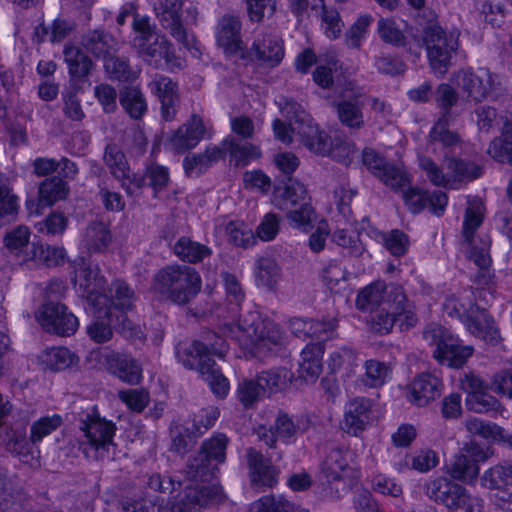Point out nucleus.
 <instances>
[{"mask_svg": "<svg viewBox=\"0 0 512 512\" xmlns=\"http://www.w3.org/2000/svg\"><path fill=\"white\" fill-rule=\"evenodd\" d=\"M202 281L199 273L187 265H167L152 277L151 291L160 300L178 306L188 305L200 292Z\"/></svg>", "mask_w": 512, "mask_h": 512, "instance_id": "obj_1", "label": "nucleus"}, {"mask_svg": "<svg viewBox=\"0 0 512 512\" xmlns=\"http://www.w3.org/2000/svg\"><path fill=\"white\" fill-rule=\"evenodd\" d=\"M131 31L130 45L143 61L158 68L164 59L167 65L180 67L172 43L166 36L159 34L156 24L149 16L135 15L131 21Z\"/></svg>", "mask_w": 512, "mask_h": 512, "instance_id": "obj_2", "label": "nucleus"}, {"mask_svg": "<svg viewBox=\"0 0 512 512\" xmlns=\"http://www.w3.org/2000/svg\"><path fill=\"white\" fill-rule=\"evenodd\" d=\"M75 421L82 433L78 438L79 449L85 456L88 457L92 451H108L113 445L116 425L102 417L95 405L75 411Z\"/></svg>", "mask_w": 512, "mask_h": 512, "instance_id": "obj_3", "label": "nucleus"}, {"mask_svg": "<svg viewBox=\"0 0 512 512\" xmlns=\"http://www.w3.org/2000/svg\"><path fill=\"white\" fill-rule=\"evenodd\" d=\"M423 337L428 344L435 346L434 357L448 367H462L474 351L472 346L462 345L458 337L440 325H428Z\"/></svg>", "mask_w": 512, "mask_h": 512, "instance_id": "obj_4", "label": "nucleus"}, {"mask_svg": "<svg viewBox=\"0 0 512 512\" xmlns=\"http://www.w3.org/2000/svg\"><path fill=\"white\" fill-rule=\"evenodd\" d=\"M216 338L218 342L202 344L200 340H194L191 343L179 344L176 347V357L178 361L187 369L196 370L200 373H207L210 365L214 362L211 355L222 357L227 352L226 339L217 333H209L208 340Z\"/></svg>", "mask_w": 512, "mask_h": 512, "instance_id": "obj_5", "label": "nucleus"}, {"mask_svg": "<svg viewBox=\"0 0 512 512\" xmlns=\"http://www.w3.org/2000/svg\"><path fill=\"white\" fill-rule=\"evenodd\" d=\"M425 46L429 67L438 77H444L453 66L459 48V33L457 31H442L429 34L422 39Z\"/></svg>", "mask_w": 512, "mask_h": 512, "instance_id": "obj_6", "label": "nucleus"}, {"mask_svg": "<svg viewBox=\"0 0 512 512\" xmlns=\"http://www.w3.org/2000/svg\"><path fill=\"white\" fill-rule=\"evenodd\" d=\"M182 0H155L154 11L163 29L186 49L195 46V37L183 25L181 17Z\"/></svg>", "mask_w": 512, "mask_h": 512, "instance_id": "obj_7", "label": "nucleus"}, {"mask_svg": "<svg viewBox=\"0 0 512 512\" xmlns=\"http://www.w3.org/2000/svg\"><path fill=\"white\" fill-rule=\"evenodd\" d=\"M238 328L255 345H278L283 336L279 327L268 319H263L257 311L241 313L238 319Z\"/></svg>", "mask_w": 512, "mask_h": 512, "instance_id": "obj_8", "label": "nucleus"}, {"mask_svg": "<svg viewBox=\"0 0 512 512\" xmlns=\"http://www.w3.org/2000/svg\"><path fill=\"white\" fill-rule=\"evenodd\" d=\"M36 318L40 325L59 336H71L78 327V318L61 303L46 302L38 310Z\"/></svg>", "mask_w": 512, "mask_h": 512, "instance_id": "obj_9", "label": "nucleus"}, {"mask_svg": "<svg viewBox=\"0 0 512 512\" xmlns=\"http://www.w3.org/2000/svg\"><path fill=\"white\" fill-rule=\"evenodd\" d=\"M456 85L475 102L486 99L495 88V75L487 68L461 69L454 74Z\"/></svg>", "mask_w": 512, "mask_h": 512, "instance_id": "obj_10", "label": "nucleus"}, {"mask_svg": "<svg viewBox=\"0 0 512 512\" xmlns=\"http://www.w3.org/2000/svg\"><path fill=\"white\" fill-rule=\"evenodd\" d=\"M241 22L231 15H225L219 19L216 28V39L225 53L237 55L242 60L253 59V53L247 51L241 39Z\"/></svg>", "mask_w": 512, "mask_h": 512, "instance_id": "obj_11", "label": "nucleus"}, {"mask_svg": "<svg viewBox=\"0 0 512 512\" xmlns=\"http://www.w3.org/2000/svg\"><path fill=\"white\" fill-rule=\"evenodd\" d=\"M442 379L434 373L422 372L408 385V400L418 407H425L437 400L443 392Z\"/></svg>", "mask_w": 512, "mask_h": 512, "instance_id": "obj_12", "label": "nucleus"}, {"mask_svg": "<svg viewBox=\"0 0 512 512\" xmlns=\"http://www.w3.org/2000/svg\"><path fill=\"white\" fill-rule=\"evenodd\" d=\"M223 490L217 485H190L183 496L174 504L178 512H198L213 501H221Z\"/></svg>", "mask_w": 512, "mask_h": 512, "instance_id": "obj_13", "label": "nucleus"}, {"mask_svg": "<svg viewBox=\"0 0 512 512\" xmlns=\"http://www.w3.org/2000/svg\"><path fill=\"white\" fill-rule=\"evenodd\" d=\"M402 198L412 213H419L428 207L429 210L437 216L444 213L448 202L447 194L443 191L429 193L418 187H411L410 185L407 186V189L405 188L402 191Z\"/></svg>", "mask_w": 512, "mask_h": 512, "instance_id": "obj_14", "label": "nucleus"}, {"mask_svg": "<svg viewBox=\"0 0 512 512\" xmlns=\"http://www.w3.org/2000/svg\"><path fill=\"white\" fill-rule=\"evenodd\" d=\"M463 324L470 334L491 345L498 344L501 339L493 318L486 309L477 305L466 310Z\"/></svg>", "mask_w": 512, "mask_h": 512, "instance_id": "obj_15", "label": "nucleus"}, {"mask_svg": "<svg viewBox=\"0 0 512 512\" xmlns=\"http://www.w3.org/2000/svg\"><path fill=\"white\" fill-rule=\"evenodd\" d=\"M206 132L202 118L193 114L191 118L173 132L169 138L171 149L177 154L196 147Z\"/></svg>", "mask_w": 512, "mask_h": 512, "instance_id": "obj_16", "label": "nucleus"}, {"mask_svg": "<svg viewBox=\"0 0 512 512\" xmlns=\"http://www.w3.org/2000/svg\"><path fill=\"white\" fill-rule=\"evenodd\" d=\"M291 129L309 151L323 156L326 155L330 137L325 131L319 129L310 115L303 118V120L291 122Z\"/></svg>", "mask_w": 512, "mask_h": 512, "instance_id": "obj_17", "label": "nucleus"}, {"mask_svg": "<svg viewBox=\"0 0 512 512\" xmlns=\"http://www.w3.org/2000/svg\"><path fill=\"white\" fill-rule=\"evenodd\" d=\"M372 404L370 399L356 397L345 405L343 429L354 436L362 433L372 420Z\"/></svg>", "mask_w": 512, "mask_h": 512, "instance_id": "obj_18", "label": "nucleus"}, {"mask_svg": "<svg viewBox=\"0 0 512 512\" xmlns=\"http://www.w3.org/2000/svg\"><path fill=\"white\" fill-rule=\"evenodd\" d=\"M253 59L245 62H260L270 67L277 66L284 57V48L281 39L273 34H259L254 40L251 49Z\"/></svg>", "mask_w": 512, "mask_h": 512, "instance_id": "obj_19", "label": "nucleus"}, {"mask_svg": "<svg viewBox=\"0 0 512 512\" xmlns=\"http://www.w3.org/2000/svg\"><path fill=\"white\" fill-rule=\"evenodd\" d=\"M149 88L161 103L163 119L171 121L176 115L179 103L177 83L167 76L156 74L149 83Z\"/></svg>", "mask_w": 512, "mask_h": 512, "instance_id": "obj_20", "label": "nucleus"}, {"mask_svg": "<svg viewBox=\"0 0 512 512\" xmlns=\"http://www.w3.org/2000/svg\"><path fill=\"white\" fill-rule=\"evenodd\" d=\"M246 460L250 470V480L253 485L273 487L277 483V469L271 465L270 459L255 448L246 449Z\"/></svg>", "mask_w": 512, "mask_h": 512, "instance_id": "obj_21", "label": "nucleus"}, {"mask_svg": "<svg viewBox=\"0 0 512 512\" xmlns=\"http://www.w3.org/2000/svg\"><path fill=\"white\" fill-rule=\"evenodd\" d=\"M94 307V319L86 327L89 338L95 343L102 344L113 337L114 313L107 304L92 305Z\"/></svg>", "mask_w": 512, "mask_h": 512, "instance_id": "obj_22", "label": "nucleus"}, {"mask_svg": "<svg viewBox=\"0 0 512 512\" xmlns=\"http://www.w3.org/2000/svg\"><path fill=\"white\" fill-rule=\"evenodd\" d=\"M463 489V486L446 477L430 479L423 485L425 495L434 502L444 505L447 509L451 507Z\"/></svg>", "mask_w": 512, "mask_h": 512, "instance_id": "obj_23", "label": "nucleus"}, {"mask_svg": "<svg viewBox=\"0 0 512 512\" xmlns=\"http://www.w3.org/2000/svg\"><path fill=\"white\" fill-rule=\"evenodd\" d=\"M220 148L223 149V158L226 153H229L231 162L236 167H244L261 156V150L258 146L234 136L225 138L221 142Z\"/></svg>", "mask_w": 512, "mask_h": 512, "instance_id": "obj_24", "label": "nucleus"}, {"mask_svg": "<svg viewBox=\"0 0 512 512\" xmlns=\"http://www.w3.org/2000/svg\"><path fill=\"white\" fill-rule=\"evenodd\" d=\"M109 371L120 380L134 385L142 378V369L139 364L130 356L111 352L106 356Z\"/></svg>", "mask_w": 512, "mask_h": 512, "instance_id": "obj_25", "label": "nucleus"}, {"mask_svg": "<svg viewBox=\"0 0 512 512\" xmlns=\"http://www.w3.org/2000/svg\"><path fill=\"white\" fill-rule=\"evenodd\" d=\"M348 452L341 449H332L322 463L321 471L328 482L342 481L353 476V469L349 466Z\"/></svg>", "mask_w": 512, "mask_h": 512, "instance_id": "obj_26", "label": "nucleus"}, {"mask_svg": "<svg viewBox=\"0 0 512 512\" xmlns=\"http://www.w3.org/2000/svg\"><path fill=\"white\" fill-rule=\"evenodd\" d=\"M450 188L456 189L458 183L469 182L480 177L482 169L475 162L461 158H445Z\"/></svg>", "mask_w": 512, "mask_h": 512, "instance_id": "obj_27", "label": "nucleus"}, {"mask_svg": "<svg viewBox=\"0 0 512 512\" xmlns=\"http://www.w3.org/2000/svg\"><path fill=\"white\" fill-rule=\"evenodd\" d=\"M81 45L96 58L107 59L116 46L115 38L105 30H90L82 36Z\"/></svg>", "mask_w": 512, "mask_h": 512, "instance_id": "obj_28", "label": "nucleus"}, {"mask_svg": "<svg viewBox=\"0 0 512 512\" xmlns=\"http://www.w3.org/2000/svg\"><path fill=\"white\" fill-rule=\"evenodd\" d=\"M112 241V235L104 222H91L82 235L81 245L93 253H101L107 250Z\"/></svg>", "mask_w": 512, "mask_h": 512, "instance_id": "obj_29", "label": "nucleus"}, {"mask_svg": "<svg viewBox=\"0 0 512 512\" xmlns=\"http://www.w3.org/2000/svg\"><path fill=\"white\" fill-rule=\"evenodd\" d=\"M340 123L350 131H358L365 127L363 105L355 99H343L335 104Z\"/></svg>", "mask_w": 512, "mask_h": 512, "instance_id": "obj_30", "label": "nucleus"}, {"mask_svg": "<svg viewBox=\"0 0 512 512\" xmlns=\"http://www.w3.org/2000/svg\"><path fill=\"white\" fill-rule=\"evenodd\" d=\"M223 159V149L220 146H209L203 153L186 156L183 167L188 176L200 175L213 164Z\"/></svg>", "mask_w": 512, "mask_h": 512, "instance_id": "obj_31", "label": "nucleus"}, {"mask_svg": "<svg viewBox=\"0 0 512 512\" xmlns=\"http://www.w3.org/2000/svg\"><path fill=\"white\" fill-rule=\"evenodd\" d=\"M74 282H79L80 287L84 289L87 300L91 305L107 304V295L98 291V288L102 285L103 279H94L95 283H93L92 270L84 262L75 270Z\"/></svg>", "mask_w": 512, "mask_h": 512, "instance_id": "obj_32", "label": "nucleus"}, {"mask_svg": "<svg viewBox=\"0 0 512 512\" xmlns=\"http://www.w3.org/2000/svg\"><path fill=\"white\" fill-rule=\"evenodd\" d=\"M198 437L199 436L192 427H186L178 420H174L169 426V450L173 453L184 456L194 446Z\"/></svg>", "mask_w": 512, "mask_h": 512, "instance_id": "obj_33", "label": "nucleus"}, {"mask_svg": "<svg viewBox=\"0 0 512 512\" xmlns=\"http://www.w3.org/2000/svg\"><path fill=\"white\" fill-rule=\"evenodd\" d=\"M173 252L181 261L191 264L199 263L212 254L208 246L187 236H182L175 242Z\"/></svg>", "mask_w": 512, "mask_h": 512, "instance_id": "obj_34", "label": "nucleus"}, {"mask_svg": "<svg viewBox=\"0 0 512 512\" xmlns=\"http://www.w3.org/2000/svg\"><path fill=\"white\" fill-rule=\"evenodd\" d=\"M119 103L124 111L134 120H140L147 112V102L141 89L126 86L120 89Z\"/></svg>", "mask_w": 512, "mask_h": 512, "instance_id": "obj_35", "label": "nucleus"}, {"mask_svg": "<svg viewBox=\"0 0 512 512\" xmlns=\"http://www.w3.org/2000/svg\"><path fill=\"white\" fill-rule=\"evenodd\" d=\"M102 294L107 295V306L112 308L113 313L116 310L124 312L133 307L135 293L125 281L119 279L113 281L107 292H102Z\"/></svg>", "mask_w": 512, "mask_h": 512, "instance_id": "obj_36", "label": "nucleus"}, {"mask_svg": "<svg viewBox=\"0 0 512 512\" xmlns=\"http://www.w3.org/2000/svg\"><path fill=\"white\" fill-rule=\"evenodd\" d=\"M481 485L490 490H503L512 485V462L503 461L484 471Z\"/></svg>", "mask_w": 512, "mask_h": 512, "instance_id": "obj_37", "label": "nucleus"}, {"mask_svg": "<svg viewBox=\"0 0 512 512\" xmlns=\"http://www.w3.org/2000/svg\"><path fill=\"white\" fill-rule=\"evenodd\" d=\"M488 153L496 161L512 165V119L504 121L501 135L490 143Z\"/></svg>", "mask_w": 512, "mask_h": 512, "instance_id": "obj_38", "label": "nucleus"}, {"mask_svg": "<svg viewBox=\"0 0 512 512\" xmlns=\"http://www.w3.org/2000/svg\"><path fill=\"white\" fill-rule=\"evenodd\" d=\"M216 472H218V467L199 451L196 455L189 457L183 470L187 479L201 482L212 479Z\"/></svg>", "mask_w": 512, "mask_h": 512, "instance_id": "obj_39", "label": "nucleus"}, {"mask_svg": "<svg viewBox=\"0 0 512 512\" xmlns=\"http://www.w3.org/2000/svg\"><path fill=\"white\" fill-rule=\"evenodd\" d=\"M41 364L51 371L67 369L78 362V357L66 347H51L40 355Z\"/></svg>", "mask_w": 512, "mask_h": 512, "instance_id": "obj_40", "label": "nucleus"}, {"mask_svg": "<svg viewBox=\"0 0 512 512\" xmlns=\"http://www.w3.org/2000/svg\"><path fill=\"white\" fill-rule=\"evenodd\" d=\"M63 55L64 61L68 65L69 75L72 78L82 79L89 75L93 63L80 48L65 46Z\"/></svg>", "mask_w": 512, "mask_h": 512, "instance_id": "obj_41", "label": "nucleus"}, {"mask_svg": "<svg viewBox=\"0 0 512 512\" xmlns=\"http://www.w3.org/2000/svg\"><path fill=\"white\" fill-rule=\"evenodd\" d=\"M68 193L69 188L62 178L57 176L47 178L39 186V204L50 207L57 201L65 199Z\"/></svg>", "mask_w": 512, "mask_h": 512, "instance_id": "obj_42", "label": "nucleus"}, {"mask_svg": "<svg viewBox=\"0 0 512 512\" xmlns=\"http://www.w3.org/2000/svg\"><path fill=\"white\" fill-rule=\"evenodd\" d=\"M21 492L17 476L9 474L5 467L0 466V512L11 509Z\"/></svg>", "mask_w": 512, "mask_h": 512, "instance_id": "obj_43", "label": "nucleus"}, {"mask_svg": "<svg viewBox=\"0 0 512 512\" xmlns=\"http://www.w3.org/2000/svg\"><path fill=\"white\" fill-rule=\"evenodd\" d=\"M255 278L258 286L273 290L281 279V268L275 259L268 256L260 257L256 262Z\"/></svg>", "mask_w": 512, "mask_h": 512, "instance_id": "obj_44", "label": "nucleus"}, {"mask_svg": "<svg viewBox=\"0 0 512 512\" xmlns=\"http://www.w3.org/2000/svg\"><path fill=\"white\" fill-rule=\"evenodd\" d=\"M484 211V204L479 198L475 197L468 200L462 228V234L467 243H472L475 231L483 223Z\"/></svg>", "mask_w": 512, "mask_h": 512, "instance_id": "obj_45", "label": "nucleus"}, {"mask_svg": "<svg viewBox=\"0 0 512 512\" xmlns=\"http://www.w3.org/2000/svg\"><path fill=\"white\" fill-rule=\"evenodd\" d=\"M365 373L361 377V382L369 388H378L383 386L391 377L392 369L389 364L379 360L370 359L364 363Z\"/></svg>", "mask_w": 512, "mask_h": 512, "instance_id": "obj_46", "label": "nucleus"}, {"mask_svg": "<svg viewBox=\"0 0 512 512\" xmlns=\"http://www.w3.org/2000/svg\"><path fill=\"white\" fill-rule=\"evenodd\" d=\"M450 476L465 483H472L479 475V465L467 455H456L448 468Z\"/></svg>", "mask_w": 512, "mask_h": 512, "instance_id": "obj_47", "label": "nucleus"}, {"mask_svg": "<svg viewBox=\"0 0 512 512\" xmlns=\"http://www.w3.org/2000/svg\"><path fill=\"white\" fill-rule=\"evenodd\" d=\"M229 444L228 437L223 433H216L202 442L199 452L217 467L226 460V450Z\"/></svg>", "mask_w": 512, "mask_h": 512, "instance_id": "obj_48", "label": "nucleus"}, {"mask_svg": "<svg viewBox=\"0 0 512 512\" xmlns=\"http://www.w3.org/2000/svg\"><path fill=\"white\" fill-rule=\"evenodd\" d=\"M103 160L115 179H124L127 176L129 165L125 154L117 144L111 143L105 147Z\"/></svg>", "mask_w": 512, "mask_h": 512, "instance_id": "obj_49", "label": "nucleus"}, {"mask_svg": "<svg viewBox=\"0 0 512 512\" xmlns=\"http://www.w3.org/2000/svg\"><path fill=\"white\" fill-rule=\"evenodd\" d=\"M385 283L374 282L359 291L356 298V307L361 311H374L382 305Z\"/></svg>", "mask_w": 512, "mask_h": 512, "instance_id": "obj_50", "label": "nucleus"}, {"mask_svg": "<svg viewBox=\"0 0 512 512\" xmlns=\"http://www.w3.org/2000/svg\"><path fill=\"white\" fill-rule=\"evenodd\" d=\"M263 391L278 392L285 389L291 382L292 373L286 368L262 371L257 375Z\"/></svg>", "mask_w": 512, "mask_h": 512, "instance_id": "obj_51", "label": "nucleus"}, {"mask_svg": "<svg viewBox=\"0 0 512 512\" xmlns=\"http://www.w3.org/2000/svg\"><path fill=\"white\" fill-rule=\"evenodd\" d=\"M274 429L275 432L270 430L269 433H265L261 437L269 448H276L278 438L286 442L289 441L297 431L295 424L286 414H280L277 417Z\"/></svg>", "mask_w": 512, "mask_h": 512, "instance_id": "obj_52", "label": "nucleus"}, {"mask_svg": "<svg viewBox=\"0 0 512 512\" xmlns=\"http://www.w3.org/2000/svg\"><path fill=\"white\" fill-rule=\"evenodd\" d=\"M377 177L395 192H402L411 183L403 167L393 163H387Z\"/></svg>", "mask_w": 512, "mask_h": 512, "instance_id": "obj_53", "label": "nucleus"}, {"mask_svg": "<svg viewBox=\"0 0 512 512\" xmlns=\"http://www.w3.org/2000/svg\"><path fill=\"white\" fill-rule=\"evenodd\" d=\"M409 303L401 285L394 283L385 284L382 308L399 317V314L404 311V308Z\"/></svg>", "mask_w": 512, "mask_h": 512, "instance_id": "obj_54", "label": "nucleus"}, {"mask_svg": "<svg viewBox=\"0 0 512 512\" xmlns=\"http://www.w3.org/2000/svg\"><path fill=\"white\" fill-rule=\"evenodd\" d=\"M377 32L386 44L394 47H405L407 44V37L392 18H380L377 23Z\"/></svg>", "mask_w": 512, "mask_h": 512, "instance_id": "obj_55", "label": "nucleus"}, {"mask_svg": "<svg viewBox=\"0 0 512 512\" xmlns=\"http://www.w3.org/2000/svg\"><path fill=\"white\" fill-rule=\"evenodd\" d=\"M458 101V92L450 84L441 83L435 92V102L440 110L439 119L451 120V110Z\"/></svg>", "mask_w": 512, "mask_h": 512, "instance_id": "obj_56", "label": "nucleus"}, {"mask_svg": "<svg viewBox=\"0 0 512 512\" xmlns=\"http://www.w3.org/2000/svg\"><path fill=\"white\" fill-rule=\"evenodd\" d=\"M105 69L112 78L123 82H131L138 77V71L133 69L124 57L110 55L105 61Z\"/></svg>", "mask_w": 512, "mask_h": 512, "instance_id": "obj_57", "label": "nucleus"}, {"mask_svg": "<svg viewBox=\"0 0 512 512\" xmlns=\"http://www.w3.org/2000/svg\"><path fill=\"white\" fill-rule=\"evenodd\" d=\"M263 393L258 377L256 379H242L238 383L237 398L245 408L252 407L260 400Z\"/></svg>", "mask_w": 512, "mask_h": 512, "instance_id": "obj_58", "label": "nucleus"}, {"mask_svg": "<svg viewBox=\"0 0 512 512\" xmlns=\"http://www.w3.org/2000/svg\"><path fill=\"white\" fill-rule=\"evenodd\" d=\"M414 21L421 27V39L426 38L430 33L436 34L445 30L439 24L437 13L427 6L415 10Z\"/></svg>", "mask_w": 512, "mask_h": 512, "instance_id": "obj_59", "label": "nucleus"}, {"mask_svg": "<svg viewBox=\"0 0 512 512\" xmlns=\"http://www.w3.org/2000/svg\"><path fill=\"white\" fill-rule=\"evenodd\" d=\"M62 417L58 414L41 417L33 422L30 428V440L32 443L40 442L44 437L62 425Z\"/></svg>", "mask_w": 512, "mask_h": 512, "instance_id": "obj_60", "label": "nucleus"}, {"mask_svg": "<svg viewBox=\"0 0 512 512\" xmlns=\"http://www.w3.org/2000/svg\"><path fill=\"white\" fill-rule=\"evenodd\" d=\"M451 120L438 119L430 131V141L433 145H441L442 147H453L459 142L457 133L448 129Z\"/></svg>", "mask_w": 512, "mask_h": 512, "instance_id": "obj_61", "label": "nucleus"}, {"mask_svg": "<svg viewBox=\"0 0 512 512\" xmlns=\"http://www.w3.org/2000/svg\"><path fill=\"white\" fill-rule=\"evenodd\" d=\"M466 406L469 410L476 413H488L490 411H498L501 408L500 402L488 394L485 389L478 393L467 395Z\"/></svg>", "mask_w": 512, "mask_h": 512, "instance_id": "obj_62", "label": "nucleus"}, {"mask_svg": "<svg viewBox=\"0 0 512 512\" xmlns=\"http://www.w3.org/2000/svg\"><path fill=\"white\" fill-rule=\"evenodd\" d=\"M147 185L151 187L155 195L167 188L170 176L167 167L157 163H150L145 167Z\"/></svg>", "mask_w": 512, "mask_h": 512, "instance_id": "obj_63", "label": "nucleus"}, {"mask_svg": "<svg viewBox=\"0 0 512 512\" xmlns=\"http://www.w3.org/2000/svg\"><path fill=\"white\" fill-rule=\"evenodd\" d=\"M317 16L321 19V25L327 37L336 39L340 36L343 22L337 9L325 5Z\"/></svg>", "mask_w": 512, "mask_h": 512, "instance_id": "obj_64", "label": "nucleus"}]
</instances>
